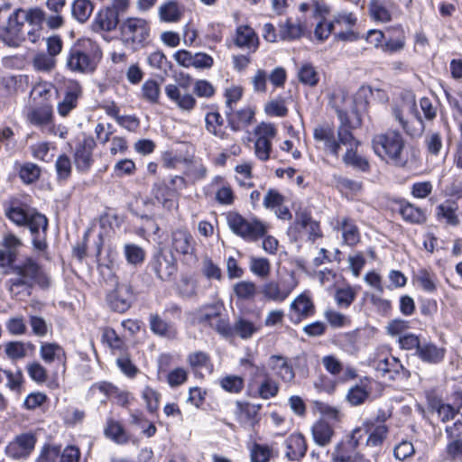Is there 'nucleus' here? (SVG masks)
I'll return each mask as SVG.
<instances>
[{
	"label": "nucleus",
	"instance_id": "f257e3e1",
	"mask_svg": "<svg viewBox=\"0 0 462 462\" xmlns=\"http://www.w3.org/2000/svg\"><path fill=\"white\" fill-rule=\"evenodd\" d=\"M10 273L14 274V277L6 282V285L9 292L14 297H17L23 291L30 295L31 290L35 285L42 289H48L51 285L50 276L31 257L25 258L14 265H11Z\"/></svg>",
	"mask_w": 462,
	"mask_h": 462
},
{
	"label": "nucleus",
	"instance_id": "f03ea898",
	"mask_svg": "<svg viewBox=\"0 0 462 462\" xmlns=\"http://www.w3.org/2000/svg\"><path fill=\"white\" fill-rule=\"evenodd\" d=\"M102 59V51L94 41L83 38L75 42L66 56V67L74 73L91 74Z\"/></svg>",
	"mask_w": 462,
	"mask_h": 462
},
{
	"label": "nucleus",
	"instance_id": "7ed1b4c3",
	"mask_svg": "<svg viewBox=\"0 0 462 462\" xmlns=\"http://www.w3.org/2000/svg\"><path fill=\"white\" fill-rule=\"evenodd\" d=\"M372 144L375 154L387 163L401 168L406 166L408 156L404 151L405 141L398 131L388 130L374 135Z\"/></svg>",
	"mask_w": 462,
	"mask_h": 462
},
{
	"label": "nucleus",
	"instance_id": "20e7f679",
	"mask_svg": "<svg viewBox=\"0 0 462 462\" xmlns=\"http://www.w3.org/2000/svg\"><path fill=\"white\" fill-rule=\"evenodd\" d=\"M338 118L340 120V125L337 127V134H338V138L342 145L346 147V152L342 158L344 163L362 171H366L369 169V163L365 158L356 153V149L360 142L356 140L352 134L353 127L347 114L339 111Z\"/></svg>",
	"mask_w": 462,
	"mask_h": 462
},
{
	"label": "nucleus",
	"instance_id": "39448f33",
	"mask_svg": "<svg viewBox=\"0 0 462 462\" xmlns=\"http://www.w3.org/2000/svg\"><path fill=\"white\" fill-rule=\"evenodd\" d=\"M150 32V23L143 18L128 17L120 23V32L124 42L134 50L143 48L148 43Z\"/></svg>",
	"mask_w": 462,
	"mask_h": 462
},
{
	"label": "nucleus",
	"instance_id": "423d86ee",
	"mask_svg": "<svg viewBox=\"0 0 462 462\" xmlns=\"http://www.w3.org/2000/svg\"><path fill=\"white\" fill-rule=\"evenodd\" d=\"M226 221L234 234L246 240L255 241L266 233V226L263 222L256 218L248 220L237 212H229Z\"/></svg>",
	"mask_w": 462,
	"mask_h": 462
},
{
	"label": "nucleus",
	"instance_id": "0eeeda50",
	"mask_svg": "<svg viewBox=\"0 0 462 462\" xmlns=\"http://www.w3.org/2000/svg\"><path fill=\"white\" fill-rule=\"evenodd\" d=\"M147 268L150 269L156 278L163 282H171L175 280L178 273V261L171 251L166 252L162 249L157 251Z\"/></svg>",
	"mask_w": 462,
	"mask_h": 462
},
{
	"label": "nucleus",
	"instance_id": "6e6552de",
	"mask_svg": "<svg viewBox=\"0 0 462 462\" xmlns=\"http://www.w3.org/2000/svg\"><path fill=\"white\" fill-rule=\"evenodd\" d=\"M298 282L291 274L289 279L281 281L271 280L261 286L260 292L267 301L283 302L297 287Z\"/></svg>",
	"mask_w": 462,
	"mask_h": 462
},
{
	"label": "nucleus",
	"instance_id": "1a4fd4ad",
	"mask_svg": "<svg viewBox=\"0 0 462 462\" xmlns=\"http://www.w3.org/2000/svg\"><path fill=\"white\" fill-rule=\"evenodd\" d=\"M37 442L32 433H23L16 436L5 448V455L14 460H26L34 450Z\"/></svg>",
	"mask_w": 462,
	"mask_h": 462
},
{
	"label": "nucleus",
	"instance_id": "9d476101",
	"mask_svg": "<svg viewBox=\"0 0 462 462\" xmlns=\"http://www.w3.org/2000/svg\"><path fill=\"white\" fill-rule=\"evenodd\" d=\"M406 106L408 111L416 118L417 126L404 118L403 109L400 106L393 107V116L408 135L411 137L420 136L424 131V122L417 109L415 100L412 99L409 104H406Z\"/></svg>",
	"mask_w": 462,
	"mask_h": 462
},
{
	"label": "nucleus",
	"instance_id": "9b49d317",
	"mask_svg": "<svg viewBox=\"0 0 462 462\" xmlns=\"http://www.w3.org/2000/svg\"><path fill=\"white\" fill-rule=\"evenodd\" d=\"M20 19L14 11L8 17L6 25L0 26V39L10 47H18L25 40L23 32L24 24Z\"/></svg>",
	"mask_w": 462,
	"mask_h": 462
},
{
	"label": "nucleus",
	"instance_id": "f8f14e48",
	"mask_svg": "<svg viewBox=\"0 0 462 462\" xmlns=\"http://www.w3.org/2000/svg\"><path fill=\"white\" fill-rule=\"evenodd\" d=\"M134 298L130 284L117 283L116 288L106 295L109 308L118 313L125 312L132 305Z\"/></svg>",
	"mask_w": 462,
	"mask_h": 462
},
{
	"label": "nucleus",
	"instance_id": "ddd939ff",
	"mask_svg": "<svg viewBox=\"0 0 462 462\" xmlns=\"http://www.w3.org/2000/svg\"><path fill=\"white\" fill-rule=\"evenodd\" d=\"M24 226H28L32 236L33 247L39 251L47 248L46 232L48 228L47 217L38 212H32Z\"/></svg>",
	"mask_w": 462,
	"mask_h": 462
},
{
	"label": "nucleus",
	"instance_id": "4468645a",
	"mask_svg": "<svg viewBox=\"0 0 462 462\" xmlns=\"http://www.w3.org/2000/svg\"><path fill=\"white\" fill-rule=\"evenodd\" d=\"M83 95V88L77 80L67 82L62 99L57 105V111L62 117H66L74 110L79 104V98Z\"/></svg>",
	"mask_w": 462,
	"mask_h": 462
},
{
	"label": "nucleus",
	"instance_id": "2eb2a0df",
	"mask_svg": "<svg viewBox=\"0 0 462 462\" xmlns=\"http://www.w3.org/2000/svg\"><path fill=\"white\" fill-rule=\"evenodd\" d=\"M174 59L180 66L184 68L208 69L214 65V59L205 52L192 53L187 50H179L175 52Z\"/></svg>",
	"mask_w": 462,
	"mask_h": 462
},
{
	"label": "nucleus",
	"instance_id": "dca6fc26",
	"mask_svg": "<svg viewBox=\"0 0 462 462\" xmlns=\"http://www.w3.org/2000/svg\"><path fill=\"white\" fill-rule=\"evenodd\" d=\"M27 120L34 126L47 128L51 134H55L53 125V110L50 103H42L30 109L27 114Z\"/></svg>",
	"mask_w": 462,
	"mask_h": 462
},
{
	"label": "nucleus",
	"instance_id": "f3484780",
	"mask_svg": "<svg viewBox=\"0 0 462 462\" xmlns=\"http://www.w3.org/2000/svg\"><path fill=\"white\" fill-rule=\"evenodd\" d=\"M315 314V305L312 300L305 293L298 295L290 305L289 319L298 324Z\"/></svg>",
	"mask_w": 462,
	"mask_h": 462
},
{
	"label": "nucleus",
	"instance_id": "a211bd4d",
	"mask_svg": "<svg viewBox=\"0 0 462 462\" xmlns=\"http://www.w3.org/2000/svg\"><path fill=\"white\" fill-rule=\"evenodd\" d=\"M313 138L316 142L323 143L325 151L335 157H338L342 143L338 135L336 138L335 130L330 125L325 124L316 126L313 131Z\"/></svg>",
	"mask_w": 462,
	"mask_h": 462
},
{
	"label": "nucleus",
	"instance_id": "6ab92c4d",
	"mask_svg": "<svg viewBox=\"0 0 462 462\" xmlns=\"http://www.w3.org/2000/svg\"><path fill=\"white\" fill-rule=\"evenodd\" d=\"M171 252L187 255L195 252V241L187 227H179L171 234Z\"/></svg>",
	"mask_w": 462,
	"mask_h": 462
},
{
	"label": "nucleus",
	"instance_id": "aec40b11",
	"mask_svg": "<svg viewBox=\"0 0 462 462\" xmlns=\"http://www.w3.org/2000/svg\"><path fill=\"white\" fill-rule=\"evenodd\" d=\"M267 367L273 374L283 383H290L294 381L295 372L292 365L286 356L272 355L267 361Z\"/></svg>",
	"mask_w": 462,
	"mask_h": 462
},
{
	"label": "nucleus",
	"instance_id": "412c9836",
	"mask_svg": "<svg viewBox=\"0 0 462 462\" xmlns=\"http://www.w3.org/2000/svg\"><path fill=\"white\" fill-rule=\"evenodd\" d=\"M185 84H168L165 86V94L180 110L190 112L196 106V98L189 93L181 94V89H187Z\"/></svg>",
	"mask_w": 462,
	"mask_h": 462
},
{
	"label": "nucleus",
	"instance_id": "4be33fe9",
	"mask_svg": "<svg viewBox=\"0 0 462 462\" xmlns=\"http://www.w3.org/2000/svg\"><path fill=\"white\" fill-rule=\"evenodd\" d=\"M284 457L289 461H300L307 453L308 444L304 435L300 432H293L284 440Z\"/></svg>",
	"mask_w": 462,
	"mask_h": 462
},
{
	"label": "nucleus",
	"instance_id": "5701e85b",
	"mask_svg": "<svg viewBox=\"0 0 462 462\" xmlns=\"http://www.w3.org/2000/svg\"><path fill=\"white\" fill-rule=\"evenodd\" d=\"M96 143L92 138H86L79 143L75 149L74 162L76 168L80 172H87L93 164V151Z\"/></svg>",
	"mask_w": 462,
	"mask_h": 462
},
{
	"label": "nucleus",
	"instance_id": "b1692460",
	"mask_svg": "<svg viewBox=\"0 0 462 462\" xmlns=\"http://www.w3.org/2000/svg\"><path fill=\"white\" fill-rule=\"evenodd\" d=\"M250 389L254 390L255 395L261 399L269 400L278 395L280 384L271 376L266 369L259 374L257 383H255L254 386Z\"/></svg>",
	"mask_w": 462,
	"mask_h": 462
},
{
	"label": "nucleus",
	"instance_id": "393cba45",
	"mask_svg": "<svg viewBox=\"0 0 462 462\" xmlns=\"http://www.w3.org/2000/svg\"><path fill=\"white\" fill-rule=\"evenodd\" d=\"M334 229L341 232L343 242L349 246H354L360 241L359 228L356 221L349 217H337Z\"/></svg>",
	"mask_w": 462,
	"mask_h": 462
},
{
	"label": "nucleus",
	"instance_id": "a878e982",
	"mask_svg": "<svg viewBox=\"0 0 462 462\" xmlns=\"http://www.w3.org/2000/svg\"><path fill=\"white\" fill-rule=\"evenodd\" d=\"M310 432L314 443L321 448L329 446L336 435L333 425L323 419L313 423Z\"/></svg>",
	"mask_w": 462,
	"mask_h": 462
},
{
	"label": "nucleus",
	"instance_id": "bb28decb",
	"mask_svg": "<svg viewBox=\"0 0 462 462\" xmlns=\"http://www.w3.org/2000/svg\"><path fill=\"white\" fill-rule=\"evenodd\" d=\"M313 220L311 212L307 208H299L295 211L294 222L289 226L287 234L292 242L304 239L303 230Z\"/></svg>",
	"mask_w": 462,
	"mask_h": 462
},
{
	"label": "nucleus",
	"instance_id": "cd10ccee",
	"mask_svg": "<svg viewBox=\"0 0 462 462\" xmlns=\"http://www.w3.org/2000/svg\"><path fill=\"white\" fill-rule=\"evenodd\" d=\"M457 210L458 204L455 200L447 199L436 207V219L446 226H457L460 224Z\"/></svg>",
	"mask_w": 462,
	"mask_h": 462
},
{
	"label": "nucleus",
	"instance_id": "c85d7f7f",
	"mask_svg": "<svg viewBox=\"0 0 462 462\" xmlns=\"http://www.w3.org/2000/svg\"><path fill=\"white\" fill-rule=\"evenodd\" d=\"M119 24V16L113 8L106 6L100 9L92 22V29L95 32H111Z\"/></svg>",
	"mask_w": 462,
	"mask_h": 462
},
{
	"label": "nucleus",
	"instance_id": "c756f323",
	"mask_svg": "<svg viewBox=\"0 0 462 462\" xmlns=\"http://www.w3.org/2000/svg\"><path fill=\"white\" fill-rule=\"evenodd\" d=\"M228 126L232 131H240L243 127L249 125L254 116V112L249 106L235 111L234 108L225 111Z\"/></svg>",
	"mask_w": 462,
	"mask_h": 462
},
{
	"label": "nucleus",
	"instance_id": "7c9ffc66",
	"mask_svg": "<svg viewBox=\"0 0 462 462\" xmlns=\"http://www.w3.org/2000/svg\"><path fill=\"white\" fill-rule=\"evenodd\" d=\"M376 370L381 372L383 375H388L389 379L394 380L398 375L409 376L410 373L404 368L401 361L389 356L383 359H380L376 363Z\"/></svg>",
	"mask_w": 462,
	"mask_h": 462
},
{
	"label": "nucleus",
	"instance_id": "2f4dec72",
	"mask_svg": "<svg viewBox=\"0 0 462 462\" xmlns=\"http://www.w3.org/2000/svg\"><path fill=\"white\" fill-rule=\"evenodd\" d=\"M363 428L366 434V446L379 447L383 445L388 435V427L385 424H375L373 420H365Z\"/></svg>",
	"mask_w": 462,
	"mask_h": 462
},
{
	"label": "nucleus",
	"instance_id": "473e14b6",
	"mask_svg": "<svg viewBox=\"0 0 462 462\" xmlns=\"http://www.w3.org/2000/svg\"><path fill=\"white\" fill-rule=\"evenodd\" d=\"M371 379L369 377H363L359 383L350 387L346 400L352 406H358L363 404L370 396L371 393Z\"/></svg>",
	"mask_w": 462,
	"mask_h": 462
},
{
	"label": "nucleus",
	"instance_id": "72a5a7b5",
	"mask_svg": "<svg viewBox=\"0 0 462 462\" xmlns=\"http://www.w3.org/2000/svg\"><path fill=\"white\" fill-rule=\"evenodd\" d=\"M92 391H99L106 397L113 398L117 405L126 407L130 403L129 393L121 391L108 382L96 383L91 386Z\"/></svg>",
	"mask_w": 462,
	"mask_h": 462
},
{
	"label": "nucleus",
	"instance_id": "f704fd0d",
	"mask_svg": "<svg viewBox=\"0 0 462 462\" xmlns=\"http://www.w3.org/2000/svg\"><path fill=\"white\" fill-rule=\"evenodd\" d=\"M104 436L117 445H125L130 441V435L120 421L107 418L104 427Z\"/></svg>",
	"mask_w": 462,
	"mask_h": 462
},
{
	"label": "nucleus",
	"instance_id": "c9c22d12",
	"mask_svg": "<svg viewBox=\"0 0 462 462\" xmlns=\"http://www.w3.org/2000/svg\"><path fill=\"white\" fill-rule=\"evenodd\" d=\"M445 355L444 347H439L432 342H423L416 356L424 363L438 365L444 360Z\"/></svg>",
	"mask_w": 462,
	"mask_h": 462
},
{
	"label": "nucleus",
	"instance_id": "e433bc0d",
	"mask_svg": "<svg viewBox=\"0 0 462 462\" xmlns=\"http://www.w3.org/2000/svg\"><path fill=\"white\" fill-rule=\"evenodd\" d=\"M40 356L46 364L58 362L64 366L66 363L65 351L57 343L42 342L40 347Z\"/></svg>",
	"mask_w": 462,
	"mask_h": 462
},
{
	"label": "nucleus",
	"instance_id": "4c0bfd02",
	"mask_svg": "<svg viewBox=\"0 0 462 462\" xmlns=\"http://www.w3.org/2000/svg\"><path fill=\"white\" fill-rule=\"evenodd\" d=\"M362 455L344 439L338 441L333 448L331 462H356Z\"/></svg>",
	"mask_w": 462,
	"mask_h": 462
},
{
	"label": "nucleus",
	"instance_id": "58836bf2",
	"mask_svg": "<svg viewBox=\"0 0 462 462\" xmlns=\"http://www.w3.org/2000/svg\"><path fill=\"white\" fill-rule=\"evenodd\" d=\"M235 43L239 48H246L250 52H254L259 44L258 36L251 27L241 25L236 29Z\"/></svg>",
	"mask_w": 462,
	"mask_h": 462
},
{
	"label": "nucleus",
	"instance_id": "ea45409f",
	"mask_svg": "<svg viewBox=\"0 0 462 462\" xmlns=\"http://www.w3.org/2000/svg\"><path fill=\"white\" fill-rule=\"evenodd\" d=\"M205 124L208 133L221 140L227 139L228 134L224 127V119L217 111L207 113Z\"/></svg>",
	"mask_w": 462,
	"mask_h": 462
},
{
	"label": "nucleus",
	"instance_id": "a19ab883",
	"mask_svg": "<svg viewBox=\"0 0 462 462\" xmlns=\"http://www.w3.org/2000/svg\"><path fill=\"white\" fill-rule=\"evenodd\" d=\"M305 32V26L300 22H293L288 18L280 24L279 37L282 41H294L300 39Z\"/></svg>",
	"mask_w": 462,
	"mask_h": 462
},
{
	"label": "nucleus",
	"instance_id": "79ce46f5",
	"mask_svg": "<svg viewBox=\"0 0 462 462\" xmlns=\"http://www.w3.org/2000/svg\"><path fill=\"white\" fill-rule=\"evenodd\" d=\"M370 17L380 23H388L392 20V13L385 0H370L368 4Z\"/></svg>",
	"mask_w": 462,
	"mask_h": 462
},
{
	"label": "nucleus",
	"instance_id": "37998d69",
	"mask_svg": "<svg viewBox=\"0 0 462 462\" xmlns=\"http://www.w3.org/2000/svg\"><path fill=\"white\" fill-rule=\"evenodd\" d=\"M152 193L163 208L171 209L173 207L174 203L171 198L175 194L174 189H171L165 181L159 180L155 182L152 186Z\"/></svg>",
	"mask_w": 462,
	"mask_h": 462
},
{
	"label": "nucleus",
	"instance_id": "c03bdc74",
	"mask_svg": "<svg viewBox=\"0 0 462 462\" xmlns=\"http://www.w3.org/2000/svg\"><path fill=\"white\" fill-rule=\"evenodd\" d=\"M237 407L240 411V418L243 423L254 427L258 423L260 417L259 412L262 409V404H255L250 402H237Z\"/></svg>",
	"mask_w": 462,
	"mask_h": 462
},
{
	"label": "nucleus",
	"instance_id": "a18cd8bd",
	"mask_svg": "<svg viewBox=\"0 0 462 462\" xmlns=\"http://www.w3.org/2000/svg\"><path fill=\"white\" fill-rule=\"evenodd\" d=\"M187 362L194 372L206 370L212 373L213 365L210 356L204 351H195L190 353L187 357Z\"/></svg>",
	"mask_w": 462,
	"mask_h": 462
},
{
	"label": "nucleus",
	"instance_id": "49530a36",
	"mask_svg": "<svg viewBox=\"0 0 462 462\" xmlns=\"http://www.w3.org/2000/svg\"><path fill=\"white\" fill-rule=\"evenodd\" d=\"M400 214L406 222L411 224H422L427 219L423 209L409 202L401 205Z\"/></svg>",
	"mask_w": 462,
	"mask_h": 462
},
{
	"label": "nucleus",
	"instance_id": "de8ad7c7",
	"mask_svg": "<svg viewBox=\"0 0 462 462\" xmlns=\"http://www.w3.org/2000/svg\"><path fill=\"white\" fill-rule=\"evenodd\" d=\"M182 16V10L177 1H168L159 7V17L162 22L176 23Z\"/></svg>",
	"mask_w": 462,
	"mask_h": 462
},
{
	"label": "nucleus",
	"instance_id": "09e8293b",
	"mask_svg": "<svg viewBox=\"0 0 462 462\" xmlns=\"http://www.w3.org/2000/svg\"><path fill=\"white\" fill-rule=\"evenodd\" d=\"M94 10L91 0H74L71 5V14L79 23H84L90 17Z\"/></svg>",
	"mask_w": 462,
	"mask_h": 462
},
{
	"label": "nucleus",
	"instance_id": "8fccbe9b",
	"mask_svg": "<svg viewBox=\"0 0 462 462\" xmlns=\"http://www.w3.org/2000/svg\"><path fill=\"white\" fill-rule=\"evenodd\" d=\"M149 321L150 328L154 334L167 337L175 336L176 330L174 327L171 323H168L162 319L159 315L152 314L150 316Z\"/></svg>",
	"mask_w": 462,
	"mask_h": 462
},
{
	"label": "nucleus",
	"instance_id": "3c124183",
	"mask_svg": "<svg viewBox=\"0 0 462 462\" xmlns=\"http://www.w3.org/2000/svg\"><path fill=\"white\" fill-rule=\"evenodd\" d=\"M236 297L241 300H253L257 293V286L251 281H240L233 286Z\"/></svg>",
	"mask_w": 462,
	"mask_h": 462
},
{
	"label": "nucleus",
	"instance_id": "603ef678",
	"mask_svg": "<svg viewBox=\"0 0 462 462\" xmlns=\"http://www.w3.org/2000/svg\"><path fill=\"white\" fill-rule=\"evenodd\" d=\"M300 82L310 87H315L319 81V75L316 68L310 63L302 64L298 70Z\"/></svg>",
	"mask_w": 462,
	"mask_h": 462
},
{
	"label": "nucleus",
	"instance_id": "864d4df0",
	"mask_svg": "<svg viewBox=\"0 0 462 462\" xmlns=\"http://www.w3.org/2000/svg\"><path fill=\"white\" fill-rule=\"evenodd\" d=\"M55 170L57 181L60 184L67 182L72 172V164L69 156L66 154L60 155L55 162Z\"/></svg>",
	"mask_w": 462,
	"mask_h": 462
},
{
	"label": "nucleus",
	"instance_id": "5fc2aeb1",
	"mask_svg": "<svg viewBox=\"0 0 462 462\" xmlns=\"http://www.w3.org/2000/svg\"><path fill=\"white\" fill-rule=\"evenodd\" d=\"M124 254L126 262L131 265H140L145 260V251L138 245L125 244L124 246Z\"/></svg>",
	"mask_w": 462,
	"mask_h": 462
},
{
	"label": "nucleus",
	"instance_id": "6e6d98bb",
	"mask_svg": "<svg viewBox=\"0 0 462 462\" xmlns=\"http://www.w3.org/2000/svg\"><path fill=\"white\" fill-rule=\"evenodd\" d=\"M249 269L255 276L265 279L270 275L271 263L266 258L252 256L249 261Z\"/></svg>",
	"mask_w": 462,
	"mask_h": 462
},
{
	"label": "nucleus",
	"instance_id": "4d7b16f0",
	"mask_svg": "<svg viewBox=\"0 0 462 462\" xmlns=\"http://www.w3.org/2000/svg\"><path fill=\"white\" fill-rule=\"evenodd\" d=\"M32 212H28L19 206L11 204L5 208V217L16 226H23L28 221Z\"/></svg>",
	"mask_w": 462,
	"mask_h": 462
},
{
	"label": "nucleus",
	"instance_id": "13d9d810",
	"mask_svg": "<svg viewBox=\"0 0 462 462\" xmlns=\"http://www.w3.org/2000/svg\"><path fill=\"white\" fill-rule=\"evenodd\" d=\"M20 16V21L23 24L27 22L30 24L40 25L45 20V14L41 8H31L24 10L18 8L15 10Z\"/></svg>",
	"mask_w": 462,
	"mask_h": 462
},
{
	"label": "nucleus",
	"instance_id": "bf43d9fd",
	"mask_svg": "<svg viewBox=\"0 0 462 462\" xmlns=\"http://www.w3.org/2000/svg\"><path fill=\"white\" fill-rule=\"evenodd\" d=\"M33 69L37 71L49 73L56 66V59L47 53H37L32 59Z\"/></svg>",
	"mask_w": 462,
	"mask_h": 462
},
{
	"label": "nucleus",
	"instance_id": "052dcab7",
	"mask_svg": "<svg viewBox=\"0 0 462 462\" xmlns=\"http://www.w3.org/2000/svg\"><path fill=\"white\" fill-rule=\"evenodd\" d=\"M54 91V86L50 82H40L36 84L32 91L31 96L34 101L42 100V103H49V100L52 97Z\"/></svg>",
	"mask_w": 462,
	"mask_h": 462
},
{
	"label": "nucleus",
	"instance_id": "680f3d73",
	"mask_svg": "<svg viewBox=\"0 0 462 462\" xmlns=\"http://www.w3.org/2000/svg\"><path fill=\"white\" fill-rule=\"evenodd\" d=\"M240 364L248 373V388H253L259 379V374L266 370V367L255 365L251 358H242Z\"/></svg>",
	"mask_w": 462,
	"mask_h": 462
},
{
	"label": "nucleus",
	"instance_id": "e2e57ef3",
	"mask_svg": "<svg viewBox=\"0 0 462 462\" xmlns=\"http://www.w3.org/2000/svg\"><path fill=\"white\" fill-rule=\"evenodd\" d=\"M424 144L428 153L438 156L443 147L442 137L438 132H430L425 135Z\"/></svg>",
	"mask_w": 462,
	"mask_h": 462
},
{
	"label": "nucleus",
	"instance_id": "0e129e2a",
	"mask_svg": "<svg viewBox=\"0 0 462 462\" xmlns=\"http://www.w3.org/2000/svg\"><path fill=\"white\" fill-rule=\"evenodd\" d=\"M221 387L228 393H239L245 385L244 379L238 375H226L220 379Z\"/></svg>",
	"mask_w": 462,
	"mask_h": 462
},
{
	"label": "nucleus",
	"instance_id": "69168bd1",
	"mask_svg": "<svg viewBox=\"0 0 462 462\" xmlns=\"http://www.w3.org/2000/svg\"><path fill=\"white\" fill-rule=\"evenodd\" d=\"M143 97L150 103L157 104L160 98V86L153 80H146L142 86Z\"/></svg>",
	"mask_w": 462,
	"mask_h": 462
},
{
	"label": "nucleus",
	"instance_id": "338daca9",
	"mask_svg": "<svg viewBox=\"0 0 462 462\" xmlns=\"http://www.w3.org/2000/svg\"><path fill=\"white\" fill-rule=\"evenodd\" d=\"M272 448L267 445L254 443L250 448L251 462H269Z\"/></svg>",
	"mask_w": 462,
	"mask_h": 462
},
{
	"label": "nucleus",
	"instance_id": "774afa93",
	"mask_svg": "<svg viewBox=\"0 0 462 462\" xmlns=\"http://www.w3.org/2000/svg\"><path fill=\"white\" fill-rule=\"evenodd\" d=\"M60 448L53 445H44L35 462H59Z\"/></svg>",
	"mask_w": 462,
	"mask_h": 462
}]
</instances>
